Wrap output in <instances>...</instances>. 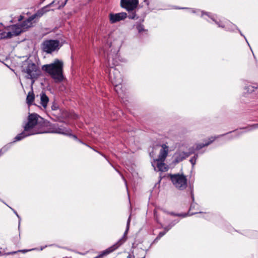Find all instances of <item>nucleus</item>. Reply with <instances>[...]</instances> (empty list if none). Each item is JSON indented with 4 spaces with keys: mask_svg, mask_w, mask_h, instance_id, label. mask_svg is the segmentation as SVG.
<instances>
[{
    "mask_svg": "<svg viewBox=\"0 0 258 258\" xmlns=\"http://www.w3.org/2000/svg\"><path fill=\"white\" fill-rule=\"evenodd\" d=\"M113 54L110 53L107 55V66L109 68L106 70L108 74V78L110 82L114 87V90L118 96L123 99L125 95V90L122 88V78L120 72L114 68L118 64L119 61H122L120 59L118 54V50L115 51Z\"/></svg>",
    "mask_w": 258,
    "mask_h": 258,
    "instance_id": "f257e3e1",
    "label": "nucleus"
},
{
    "mask_svg": "<svg viewBox=\"0 0 258 258\" xmlns=\"http://www.w3.org/2000/svg\"><path fill=\"white\" fill-rule=\"evenodd\" d=\"M49 122L45 120L37 113H29L28 116V121L24 124L25 131H29L31 133L41 131L36 134H45L46 127L48 126Z\"/></svg>",
    "mask_w": 258,
    "mask_h": 258,
    "instance_id": "f03ea898",
    "label": "nucleus"
},
{
    "mask_svg": "<svg viewBox=\"0 0 258 258\" xmlns=\"http://www.w3.org/2000/svg\"><path fill=\"white\" fill-rule=\"evenodd\" d=\"M62 67V62L58 59H55L53 63L43 65L42 69L51 76L55 80V82L58 83L63 79Z\"/></svg>",
    "mask_w": 258,
    "mask_h": 258,
    "instance_id": "7ed1b4c3",
    "label": "nucleus"
},
{
    "mask_svg": "<svg viewBox=\"0 0 258 258\" xmlns=\"http://www.w3.org/2000/svg\"><path fill=\"white\" fill-rule=\"evenodd\" d=\"M22 72L26 74V79L31 80L32 86L41 73L39 67L29 59H27L23 62L22 66Z\"/></svg>",
    "mask_w": 258,
    "mask_h": 258,
    "instance_id": "20e7f679",
    "label": "nucleus"
},
{
    "mask_svg": "<svg viewBox=\"0 0 258 258\" xmlns=\"http://www.w3.org/2000/svg\"><path fill=\"white\" fill-rule=\"evenodd\" d=\"M201 13V17H204L205 15L207 16L211 20L214 22L219 27L222 28L227 31L233 32L235 30L238 29L236 25L229 22L227 20H221L217 17V15L210 13L206 12L203 11H202Z\"/></svg>",
    "mask_w": 258,
    "mask_h": 258,
    "instance_id": "39448f33",
    "label": "nucleus"
},
{
    "mask_svg": "<svg viewBox=\"0 0 258 258\" xmlns=\"http://www.w3.org/2000/svg\"><path fill=\"white\" fill-rule=\"evenodd\" d=\"M126 18L131 20H137L139 18L136 13H131L127 14L125 12L118 13H110L109 14V22L111 24H114L120 21L124 20Z\"/></svg>",
    "mask_w": 258,
    "mask_h": 258,
    "instance_id": "423d86ee",
    "label": "nucleus"
},
{
    "mask_svg": "<svg viewBox=\"0 0 258 258\" xmlns=\"http://www.w3.org/2000/svg\"><path fill=\"white\" fill-rule=\"evenodd\" d=\"M170 179L174 186L178 189L183 190L187 185V179L183 174H174L169 175Z\"/></svg>",
    "mask_w": 258,
    "mask_h": 258,
    "instance_id": "0eeeda50",
    "label": "nucleus"
},
{
    "mask_svg": "<svg viewBox=\"0 0 258 258\" xmlns=\"http://www.w3.org/2000/svg\"><path fill=\"white\" fill-rule=\"evenodd\" d=\"M60 47L59 41L56 39L44 40L41 46L42 50L48 54H51L55 51L58 50Z\"/></svg>",
    "mask_w": 258,
    "mask_h": 258,
    "instance_id": "6e6552de",
    "label": "nucleus"
},
{
    "mask_svg": "<svg viewBox=\"0 0 258 258\" xmlns=\"http://www.w3.org/2000/svg\"><path fill=\"white\" fill-rule=\"evenodd\" d=\"M139 5V0H120V6L125 10L128 14L136 13Z\"/></svg>",
    "mask_w": 258,
    "mask_h": 258,
    "instance_id": "1a4fd4ad",
    "label": "nucleus"
},
{
    "mask_svg": "<svg viewBox=\"0 0 258 258\" xmlns=\"http://www.w3.org/2000/svg\"><path fill=\"white\" fill-rule=\"evenodd\" d=\"M46 132H45V133L57 134L66 136L69 133V128L63 124H51L49 125L48 130H47V127H46Z\"/></svg>",
    "mask_w": 258,
    "mask_h": 258,
    "instance_id": "9d476101",
    "label": "nucleus"
},
{
    "mask_svg": "<svg viewBox=\"0 0 258 258\" xmlns=\"http://www.w3.org/2000/svg\"><path fill=\"white\" fill-rule=\"evenodd\" d=\"M188 157V154H186L185 151L183 150L181 148H179L176 150V152L173 155V160L172 163L176 164Z\"/></svg>",
    "mask_w": 258,
    "mask_h": 258,
    "instance_id": "9b49d317",
    "label": "nucleus"
},
{
    "mask_svg": "<svg viewBox=\"0 0 258 258\" xmlns=\"http://www.w3.org/2000/svg\"><path fill=\"white\" fill-rule=\"evenodd\" d=\"M247 126L243 128H241L240 130H234L232 132H230L226 134L222 135L220 136H226L225 139L227 140H232L234 138L239 137L240 136L242 135L244 133H247V132H245L247 130L245 128Z\"/></svg>",
    "mask_w": 258,
    "mask_h": 258,
    "instance_id": "f8f14e48",
    "label": "nucleus"
},
{
    "mask_svg": "<svg viewBox=\"0 0 258 258\" xmlns=\"http://www.w3.org/2000/svg\"><path fill=\"white\" fill-rule=\"evenodd\" d=\"M41 131H38L37 132L31 133L29 131H25V128H24V131L22 133L18 134L15 137V138L14 139L13 142L12 143L13 144V143H15V142H16L18 141H20L23 140V139L25 138L26 137H27L28 136H30L32 135H36V133H41Z\"/></svg>",
    "mask_w": 258,
    "mask_h": 258,
    "instance_id": "ddd939ff",
    "label": "nucleus"
},
{
    "mask_svg": "<svg viewBox=\"0 0 258 258\" xmlns=\"http://www.w3.org/2000/svg\"><path fill=\"white\" fill-rule=\"evenodd\" d=\"M120 241H121L120 240L118 242L115 243L114 244H113L110 247L103 251L99 255H97L94 258H101L104 255H107L113 252L114 250L116 249L118 247H119L121 245V242Z\"/></svg>",
    "mask_w": 258,
    "mask_h": 258,
    "instance_id": "4468645a",
    "label": "nucleus"
},
{
    "mask_svg": "<svg viewBox=\"0 0 258 258\" xmlns=\"http://www.w3.org/2000/svg\"><path fill=\"white\" fill-rule=\"evenodd\" d=\"M161 147L162 148L160 151L158 158L157 159L161 160V161H165V159L168 155V147L164 144H162Z\"/></svg>",
    "mask_w": 258,
    "mask_h": 258,
    "instance_id": "2eb2a0df",
    "label": "nucleus"
},
{
    "mask_svg": "<svg viewBox=\"0 0 258 258\" xmlns=\"http://www.w3.org/2000/svg\"><path fill=\"white\" fill-rule=\"evenodd\" d=\"M245 90L249 94H252L258 97V84H252L245 87Z\"/></svg>",
    "mask_w": 258,
    "mask_h": 258,
    "instance_id": "dca6fc26",
    "label": "nucleus"
},
{
    "mask_svg": "<svg viewBox=\"0 0 258 258\" xmlns=\"http://www.w3.org/2000/svg\"><path fill=\"white\" fill-rule=\"evenodd\" d=\"M154 217L156 218V221L160 224L161 228H163L167 232L179 222V220L175 219L170 222V223L167 226L163 227V225L161 223H160L158 220V218L157 217L156 211H154Z\"/></svg>",
    "mask_w": 258,
    "mask_h": 258,
    "instance_id": "f3484780",
    "label": "nucleus"
},
{
    "mask_svg": "<svg viewBox=\"0 0 258 258\" xmlns=\"http://www.w3.org/2000/svg\"><path fill=\"white\" fill-rule=\"evenodd\" d=\"M164 161H161V160L158 159H155L154 162L152 163V165L154 167L156 170L155 165H156L158 170L160 171H165L167 170V168L165 167V164L164 163Z\"/></svg>",
    "mask_w": 258,
    "mask_h": 258,
    "instance_id": "a211bd4d",
    "label": "nucleus"
},
{
    "mask_svg": "<svg viewBox=\"0 0 258 258\" xmlns=\"http://www.w3.org/2000/svg\"><path fill=\"white\" fill-rule=\"evenodd\" d=\"M45 8H41V9L37 11V12L31 17H30L26 21H25L24 23L26 22L30 23L33 20H34L35 18H40L42 17L45 14Z\"/></svg>",
    "mask_w": 258,
    "mask_h": 258,
    "instance_id": "6ab92c4d",
    "label": "nucleus"
},
{
    "mask_svg": "<svg viewBox=\"0 0 258 258\" xmlns=\"http://www.w3.org/2000/svg\"><path fill=\"white\" fill-rule=\"evenodd\" d=\"M40 104L44 108H46L48 102L49 101V98L46 94L42 92L40 93Z\"/></svg>",
    "mask_w": 258,
    "mask_h": 258,
    "instance_id": "aec40b11",
    "label": "nucleus"
},
{
    "mask_svg": "<svg viewBox=\"0 0 258 258\" xmlns=\"http://www.w3.org/2000/svg\"><path fill=\"white\" fill-rule=\"evenodd\" d=\"M163 212L164 213H166L168 214H169V215L173 216L182 217L183 218L187 216H191V215L196 214L197 213H202L201 212H194V213H191V214H190L189 212H188L187 213L178 214V213H175L173 212H167V211H166L165 210H163Z\"/></svg>",
    "mask_w": 258,
    "mask_h": 258,
    "instance_id": "412c9836",
    "label": "nucleus"
},
{
    "mask_svg": "<svg viewBox=\"0 0 258 258\" xmlns=\"http://www.w3.org/2000/svg\"><path fill=\"white\" fill-rule=\"evenodd\" d=\"M216 137H212L209 140V141L205 142V143H200L196 145V150L198 151L202 149L203 148L208 146L211 144L215 139Z\"/></svg>",
    "mask_w": 258,
    "mask_h": 258,
    "instance_id": "4be33fe9",
    "label": "nucleus"
},
{
    "mask_svg": "<svg viewBox=\"0 0 258 258\" xmlns=\"http://www.w3.org/2000/svg\"><path fill=\"white\" fill-rule=\"evenodd\" d=\"M34 99L35 95L33 90L32 89L31 91L28 92L26 98V103L29 106H30L33 104V102L34 101Z\"/></svg>",
    "mask_w": 258,
    "mask_h": 258,
    "instance_id": "5701e85b",
    "label": "nucleus"
},
{
    "mask_svg": "<svg viewBox=\"0 0 258 258\" xmlns=\"http://www.w3.org/2000/svg\"><path fill=\"white\" fill-rule=\"evenodd\" d=\"M134 27L136 28L138 33L140 34L144 32L146 33L148 32V30L145 29L144 26L142 24L141 22H136L134 25Z\"/></svg>",
    "mask_w": 258,
    "mask_h": 258,
    "instance_id": "b1692460",
    "label": "nucleus"
},
{
    "mask_svg": "<svg viewBox=\"0 0 258 258\" xmlns=\"http://www.w3.org/2000/svg\"><path fill=\"white\" fill-rule=\"evenodd\" d=\"M130 222H131V216L128 217V218L127 219V221L126 222V229L124 233L123 237L121 238H120L117 242H118L120 240L121 241L120 242H121V243L122 244L125 241V240H126L125 236L128 232V229L130 228Z\"/></svg>",
    "mask_w": 258,
    "mask_h": 258,
    "instance_id": "393cba45",
    "label": "nucleus"
},
{
    "mask_svg": "<svg viewBox=\"0 0 258 258\" xmlns=\"http://www.w3.org/2000/svg\"><path fill=\"white\" fill-rule=\"evenodd\" d=\"M12 31L15 36H18L22 32V28L16 25L12 27Z\"/></svg>",
    "mask_w": 258,
    "mask_h": 258,
    "instance_id": "a878e982",
    "label": "nucleus"
},
{
    "mask_svg": "<svg viewBox=\"0 0 258 258\" xmlns=\"http://www.w3.org/2000/svg\"><path fill=\"white\" fill-rule=\"evenodd\" d=\"M12 143H9L0 149V157L7 152L12 147Z\"/></svg>",
    "mask_w": 258,
    "mask_h": 258,
    "instance_id": "bb28decb",
    "label": "nucleus"
},
{
    "mask_svg": "<svg viewBox=\"0 0 258 258\" xmlns=\"http://www.w3.org/2000/svg\"><path fill=\"white\" fill-rule=\"evenodd\" d=\"M176 9H187L189 11V13L196 14L197 15H198L199 12H200V10H198V9H190V8H185V7H182V8L176 7Z\"/></svg>",
    "mask_w": 258,
    "mask_h": 258,
    "instance_id": "cd10ccee",
    "label": "nucleus"
},
{
    "mask_svg": "<svg viewBox=\"0 0 258 258\" xmlns=\"http://www.w3.org/2000/svg\"><path fill=\"white\" fill-rule=\"evenodd\" d=\"M257 128L258 123L252 124L251 125L247 126V127L245 128V129L247 130L245 132H250Z\"/></svg>",
    "mask_w": 258,
    "mask_h": 258,
    "instance_id": "c85d7f7f",
    "label": "nucleus"
},
{
    "mask_svg": "<svg viewBox=\"0 0 258 258\" xmlns=\"http://www.w3.org/2000/svg\"><path fill=\"white\" fill-rule=\"evenodd\" d=\"M2 202L4 203L5 205H6L8 207H9L14 212V213L17 216V217L19 219V227L20 226V222H21V218L20 217V216L19 215V214H18V213L17 212V211L14 209L13 208H12V207H10L9 206H8L5 202H4L3 201L1 200Z\"/></svg>",
    "mask_w": 258,
    "mask_h": 258,
    "instance_id": "c756f323",
    "label": "nucleus"
},
{
    "mask_svg": "<svg viewBox=\"0 0 258 258\" xmlns=\"http://www.w3.org/2000/svg\"><path fill=\"white\" fill-rule=\"evenodd\" d=\"M198 157V155L197 154H195V155L192 157H191L190 158V159L189 160V162L191 164L192 167L196 164V161H197V159Z\"/></svg>",
    "mask_w": 258,
    "mask_h": 258,
    "instance_id": "7c9ffc66",
    "label": "nucleus"
},
{
    "mask_svg": "<svg viewBox=\"0 0 258 258\" xmlns=\"http://www.w3.org/2000/svg\"><path fill=\"white\" fill-rule=\"evenodd\" d=\"M68 132L69 133H67L66 136L72 137L76 141L78 140V138L77 136L72 134V130L71 128H69V131H68Z\"/></svg>",
    "mask_w": 258,
    "mask_h": 258,
    "instance_id": "2f4dec72",
    "label": "nucleus"
},
{
    "mask_svg": "<svg viewBox=\"0 0 258 258\" xmlns=\"http://www.w3.org/2000/svg\"><path fill=\"white\" fill-rule=\"evenodd\" d=\"M56 2H58V3H59L58 1H57V0H54L51 3H50L49 5H48L43 7L42 8H45V13H46V12L49 11V7L50 6H52L54 4L56 3Z\"/></svg>",
    "mask_w": 258,
    "mask_h": 258,
    "instance_id": "473e14b6",
    "label": "nucleus"
},
{
    "mask_svg": "<svg viewBox=\"0 0 258 258\" xmlns=\"http://www.w3.org/2000/svg\"><path fill=\"white\" fill-rule=\"evenodd\" d=\"M167 232V231H166L165 230L164 231L160 232L158 234V236H157V237L155 238V241H157V240H159L162 237H163L166 233Z\"/></svg>",
    "mask_w": 258,
    "mask_h": 258,
    "instance_id": "72a5a7b5",
    "label": "nucleus"
},
{
    "mask_svg": "<svg viewBox=\"0 0 258 258\" xmlns=\"http://www.w3.org/2000/svg\"><path fill=\"white\" fill-rule=\"evenodd\" d=\"M189 188L190 189V196H191V199L192 200V202H195L194 194V186H193V185L190 184L189 185Z\"/></svg>",
    "mask_w": 258,
    "mask_h": 258,
    "instance_id": "f704fd0d",
    "label": "nucleus"
},
{
    "mask_svg": "<svg viewBox=\"0 0 258 258\" xmlns=\"http://www.w3.org/2000/svg\"><path fill=\"white\" fill-rule=\"evenodd\" d=\"M196 151V148H190L188 149V151H185L186 154H188V157L190 155L194 154L195 152Z\"/></svg>",
    "mask_w": 258,
    "mask_h": 258,
    "instance_id": "c9c22d12",
    "label": "nucleus"
},
{
    "mask_svg": "<svg viewBox=\"0 0 258 258\" xmlns=\"http://www.w3.org/2000/svg\"><path fill=\"white\" fill-rule=\"evenodd\" d=\"M27 20H26V21ZM25 22V21H23V23H22L21 24V27L22 28H23V29H25V28H27L28 27H30V25L31 24V22H30V23H28V22H26L24 24V23Z\"/></svg>",
    "mask_w": 258,
    "mask_h": 258,
    "instance_id": "e433bc0d",
    "label": "nucleus"
},
{
    "mask_svg": "<svg viewBox=\"0 0 258 258\" xmlns=\"http://www.w3.org/2000/svg\"><path fill=\"white\" fill-rule=\"evenodd\" d=\"M51 108L52 110H57L59 108L58 105L55 101H53L51 105Z\"/></svg>",
    "mask_w": 258,
    "mask_h": 258,
    "instance_id": "4c0bfd02",
    "label": "nucleus"
},
{
    "mask_svg": "<svg viewBox=\"0 0 258 258\" xmlns=\"http://www.w3.org/2000/svg\"><path fill=\"white\" fill-rule=\"evenodd\" d=\"M198 206V205L197 203L196 202H191V204H190V208H189V210L188 211V212H190V211L192 210V209H196V207ZM190 214H191L190 213H189Z\"/></svg>",
    "mask_w": 258,
    "mask_h": 258,
    "instance_id": "58836bf2",
    "label": "nucleus"
},
{
    "mask_svg": "<svg viewBox=\"0 0 258 258\" xmlns=\"http://www.w3.org/2000/svg\"><path fill=\"white\" fill-rule=\"evenodd\" d=\"M5 35H6V38H10L14 36L12 31H10V32H5Z\"/></svg>",
    "mask_w": 258,
    "mask_h": 258,
    "instance_id": "ea45409f",
    "label": "nucleus"
},
{
    "mask_svg": "<svg viewBox=\"0 0 258 258\" xmlns=\"http://www.w3.org/2000/svg\"><path fill=\"white\" fill-rule=\"evenodd\" d=\"M38 250V248H32V249H31L20 250H18V252H22L23 253H25V252H27V251H31V250Z\"/></svg>",
    "mask_w": 258,
    "mask_h": 258,
    "instance_id": "a19ab883",
    "label": "nucleus"
},
{
    "mask_svg": "<svg viewBox=\"0 0 258 258\" xmlns=\"http://www.w3.org/2000/svg\"><path fill=\"white\" fill-rule=\"evenodd\" d=\"M237 30L238 31V32H239V33H240V35H241V36H243V37L244 38V39H245V41H246V42H247V44H248V46L250 47L249 44V43L248 42V41H247V39H246V38L245 36H244V35L242 33V32H241V31H240L238 28V29H237Z\"/></svg>",
    "mask_w": 258,
    "mask_h": 258,
    "instance_id": "79ce46f5",
    "label": "nucleus"
},
{
    "mask_svg": "<svg viewBox=\"0 0 258 258\" xmlns=\"http://www.w3.org/2000/svg\"><path fill=\"white\" fill-rule=\"evenodd\" d=\"M6 38V35H5V32H3L0 33V40L5 39Z\"/></svg>",
    "mask_w": 258,
    "mask_h": 258,
    "instance_id": "37998d69",
    "label": "nucleus"
},
{
    "mask_svg": "<svg viewBox=\"0 0 258 258\" xmlns=\"http://www.w3.org/2000/svg\"><path fill=\"white\" fill-rule=\"evenodd\" d=\"M17 252H18V251H11V252H9L6 253V255H13Z\"/></svg>",
    "mask_w": 258,
    "mask_h": 258,
    "instance_id": "c03bdc74",
    "label": "nucleus"
},
{
    "mask_svg": "<svg viewBox=\"0 0 258 258\" xmlns=\"http://www.w3.org/2000/svg\"><path fill=\"white\" fill-rule=\"evenodd\" d=\"M47 246V245H45V246H41L40 248L39 249L40 250H43L45 248H46V247Z\"/></svg>",
    "mask_w": 258,
    "mask_h": 258,
    "instance_id": "a18cd8bd",
    "label": "nucleus"
},
{
    "mask_svg": "<svg viewBox=\"0 0 258 258\" xmlns=\"http://www.w3.org/2000/svg\"><path fill=\"white\" fill-rule=\"evenodd\" d=\"M77 141H78V142L82 144H84V145H86V144H85L83 141H82L80 139H78V140H77Z\"/></svg>",
    "mask_w": 258,
    "mask_h": 258,
    "instance_id": "49530a36",
    "label": "nucleus"
},
{
    "mask_svg": "<svg viewBox=\"0 0 258 258\" xmlns=\"http://www.w3.org/2000/svg\"><path fill=\"white\" fill-rule=\"evenodd\" d=\"M121 176H122V178L123 180L124 181L125 186H126V187H127V183H126V180H125V178H124V177L123 176V175H121Z\"/></svg>",
    "mask_w": 258,
    "mask_h": 258,
    "instance_id": "de8ad7c7",
    "label": "nucleus"
},
{
    "mask_svg": "<svg viewBox=\"0 0 258 258\" xmlns=\"http://www.w3.org/2000/svg\"><path fill=\"white\" fill-rule=\"evenodd\" d=\"M133 257H134V255H131V254H129V255L127 256V258H133Z\"/></svg>",
    "mask_w": 258,
    "mask_h": 258,
    "instance_id": "09e8293b",
    "label": "nucleus"
},
{
    "mask_svg": "<svg viewBox=\"0 0 258 258\" xmlns=\"http://www.w3.org/2000/svg\"><path fill=\"white\" fill-rule=\"evenodd\" d=\"M204 19H205L206 21H208V22H209V20H208V19H207V18H204Z\"/></svg>",
    "mask_w": 258,
    "mask_h": 258,
    "instance_id": "8fccbe9b",
    "label": "nucleus"
},
{
    "mask_svg": "<svg viewBox=\"0 0 258 258\" xmlns=\"http://www.w3.org/2000/svg\"><path fill=\"white\" fill-rule=\"evenodd\" d=\"M142 258H145V256H143V257H142Z\"/></svg>",
    "mask_w": 258,
    "mask_h": 258,
    "instance_id": "3c124183",
    "label": "nucleus"
},
{
    "mask_svg": "<svg viewBox=\"0 0 258 258\" xmlns=\"http://www.w3.org/2000/svg\"><path fill=\"white\" fill-rule=\"evenodd\" d=\"M257 109H258V106H257Z\"/></svg>",
    "mask_w": 258,
    "mask_h": 258,
    "instance_id": "603ef678",
    "label": "nucleus"
}]
</instances>
